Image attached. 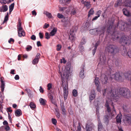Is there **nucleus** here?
Returning <instances> with one entry per match:
<instances>
[{
	"instance_id": "obj_4",
	"label": "nucleus",
	"mask_w": 131,
	"mask_h": 131,
	"mask_svg": "<svg viewBox=\"0 0 131 131\" xmlns=\"http://www.w3.org/2000/svg\"><path fill=\"white\" fill-rule=\"evenodd\" d=\"M106 50L111 54L114 55L119 52V49L117 47L113 44L107 45L106 48Z\"/></svg>"
},
{
	"instance_id": "obj_35",
	"label": "nucleus",
	"mask_w": 131,
	"mask_h": 131,
	"mask_svg": "<svg viewBox=\"0 0 131 131\" xmlns=\"http://www.w3.org/2000/svg\"><path fill=\"white\" fill-rule=\"evenodd\" d=\"M96 29H91L89 30L90 33L92 35L97 34L96 33Z\"/></svg>"
},
{
	"instance_id": "obj_7",
	"label": "nucleus",
	"mask_w": 131,
	"mask_h": 131,
	"mask_svg": "<svg viewBox=\"0 0 131 131\" xmlns=\"http://www.w3.org/2000/svg\"><path fill=\"white\" fill-rule=\"evenodd\" d=\"M62 86L63 87V94L64 100L67 99L68 94V85L67 81H65L63 79H62Z\"/></svg>"
},
{
	"instance_id": "obj_22",
	"label": "nucleus",
	"mask_w": 131,
	"mask_h": 131,
	"mask_svg": "<svg viewBox=\"0 0 131 131\" xmlns=\"http://www.w3.org/2000/svg\"><path fill=\"white\" fill-rule=\"evenodd\" d=\"M99 118V116H98L97 119L99 123L98 125V131H101V130L102 129L103 127L102 124L101 123V122H100V119Z\"/></svg>"
},
{
	"instance_id": "obj_56",
	"label": "nucleus",
	"mask_w": 131,
	"mask_h": 131,
	"mask_svg": "<svg viewBox=\"0 0 131 131\" xmlns=\"http://www.w3.org/2000/svg\"><path fill=\"white\" fill-rule=\"evenodd\" d=\"M60 62L61 63H65L66 61L65 60V59L64 58H63L62 59H61L60 60Z\"/></svg>"
},
{
	"instance_id": "obj_23",
	"label": "nucleus",
	"mask_w": 131,
	"mask_h": 131,
	"mask_svg": "<svg viewBox=\"0 0 131 131\" xmlns=\"http://www.w3.org/2000/svg\"><path fill=\"white\" fill-rule=\"evenodd\" d=\"M71 0H59L60 4H62L63 5L69 4Z\"/></svg>"
},
{
	"instance_id": "obj_51",
	"label": "nucleus",
	"mask_w": 131,
	"mask_h": 131,
	"mask_svg": "<svg viewBox=\"0 0 131 131\" xmlns=\"http://www.w3.org/2000/svg\"><path fill=\"white\" fill-rule=\"evenodd\" d=\"M50 37V35L48 33L46 32L45 33V38L47 39H49Z\"/></svg>"
},
{
	"instance_id": "obj_14",
	"label": "nucleus",
	"mask_w": 131,
	"mask_h": 131,
	"mask_svg": "<svg viewBox=\"0 0 131 131\" xmlns=\"http://www.w3.org/2000/svg\"><path fill=\"white\" fill-rule=\"evenodd\" d=\"M54 94L53 92H50L48 94V96L51 102L54 105H56V103L54 99Z\"/></svg>"
},
{
	"instance_id": "obj_47",
	"label": "nucleus",
	"mask_w": 131,
	"mask_h": 131,
	"mask_svg": "<svg viewBox=\"0 0 131 131\" xmlns=\"http://www.w3.org/2000/svg\"><path fill=\"white\" fill-rule=\"evenodd\" d=\"M8 13H7V15L5 17V18L3 22V23H4L6 21H7V20L8 19Z\"/></svg>"
},
{
	"instance_id": "obj_32",
	"label": "nucleus",
	"mask_w": 131,
	"mask_h": 131,
	"mask_svg": "<svg viewBox=\"0 0 131 131\" xmlns=\"http://www.w3.org/2000/svg\"><path fill=\"white\" fill-rule=\"evenodd\" d=\"M57 31V29L56 28H54L50 32V35L53 36L56 34Z\"/></svg>"
},
{
	"instance_id": "obj_55",
	"label": "nucleus",
	"mask_w": 131,
	"mask_h": 131,
	"mask_svg": "<svg viewBox=\"0 0 131 131\" xmlns=\"http://www.w3.org/2000/svg\"><path fill=\"white\" fill-rule=\"evenodd\" d=\"M7 111L8 113V114L9 115V113L10 112V113L11 112H12V110H11V108H7Z\"/></svg>"
},
{
	"instance_id": "obj_63",
	"label": "nucleus",
	"mask_w": 131,
	"mask_h": 131,
	"mask_svg": "<svg viewBox=\"0 0 131 131\" xmlns=\"http://www.w3.org/2000/svg\"><path fill=\"white\" fill-rule=\"evenodd\" d=\"M37 44L38 47L40 46H41V43L39 41L37 42Z\"/></svg>"
},
{
	"instance_id": "obj_8",
	"label": "nucleus",
	"mask_w": 131,
	"mask_h": 131,
	"mask_svg": "<svg viewBox=\"0 0 131 131\" xmlns=\"http://www.w3.org/2000/svg\"><path fill=\"white\" fill-rule=\"evenodd\" d=\"M122 0H117V2L115 4V6L117 7L118 6L123 5L131 7V0L130 1L128 0H125L124 2L123 3H122Z\"/></svg>"
},
{
	"instance_id": "obj_15",
	"label": "nucleus",
	"mask_w": 131,
	"mask_h": 131,
	"mask_svg": "<svg viewBox=\"0 0 131 131\" xmlns=\"http://www.w3.org/2000/svg\"><path fill=\"white\" fill-rule=\"evenodd\" d=\"M94 82L95 84L97 87L96 90L98 92H100L101 91L100 89V83L99 82V78L97 77L95 78Z\"/></svg>"
},
{
	"instance_id": "obj_62",
	"label": "nucleus",
	"mask_w": 131,
	"mask_h": 131,
	"mask_svg": "<svg viewBox=\"0 0 131 131\" xmlns=\"http://www.w3.org/2000/svg\"><path fill=\"white\" fill-rule=\"evenodd\" d=\"M0 131H5V127L3 126L1 127L0 128Z\"/></svg>"
},
{
	"instance_id": "obj_49",
	"label": "nucleus",
	"mask_w": 131,
	"mask_h": 131,
	"mask_svg": "<svg viewBox=\"0 0 131 131\" xmlns=\"http://www.w3.org/2000/svg\"><path fill=\"white\" fill-rule=\"evenodd\" d=\"M57 51H59L61 50L62 46L61 45L58 44L57 45Z\"/></svg>"
},
{
	"instance_id": "obj_28",
	"label": "nucleus",
	"mask_w": 131,
	"mask_h": 131,
	"mask_svg": "<svg viewBox=\"0 0 131 131\" xmlns=\"http://www.w3.org/2000/svg\"><path fill=\"white\" fill-rule=\"evenodd\" d=\"M60 106L62 111V114L63 115H65L66 114V111L63 105V103H61L60 104Z\"/></svg>"
},
{
	"instance_id": "obj_21",
	"label": "nucleus",
	"mask_w": 131,
	"mask_h": 131,
	"mask_svg": "<svg viewBox=\"0 0 131 131\" xmlns=\"http://www.w3.org/2000/svg\"><path fill=\"white\" fill-rule=\"evenodd\" d=\"M83 28L84 30H88L91 28L90 23L86 22L83 25Z\"/></svg>"
},
{
	"instance_id": "obj_13",
	"label": "nucleus",
	"mask_w": 131,
	"mask_h": 131,
	"mask_svg": "<svg viewBox=\"0 0 131 131\" xmlns=\"http://www.w3.org/2000/svg\"><path fill=\"white\" fill-rule=\"evenodd\" d=\"M100 81L102 84H106L107 82L108 81V77L105 74H102L101 75Z\"/></svg>"
},
{
	"instance_id": "obj_52",
	"label": "nucleus",
	"mask_w": 131,
	"mask_h": 131,
	"mask_svg": "<svg viewBox=\"0 0 131 131\" xmlns=\"http://www.w3.org/2000/svg\"><path fill=\"white\" fill-rule=\"evenodd\" d=\"M47 87L48 90H50L52 88V84L51 83H48L47 85Z\"/></svg>"
},
{
	"instance_id": "obj_9",
	"label": "nucleus",
	"mask_w": 131,
	"mask_h": 131,
	"mask_svg": "<svg viewBox=\"0 0 131 131\" xmlns=\"http://www.w3.org/2000/svg\"><path fill=\"white\" fill-rule=\"evenodd\" d=\"M17 29L18 36L19 37H21L22 36H25V32L21 27V24L20 23V20H18Z\"/></svg>"
},
{
	"instance_id": "obj_33",
	"label": "nucleus",
	"mask_w": 131,
	"mask_h": 131,
	"mask_svg": "<svg viewBox=\"0 0 131 131\" xmlns=\"http://www.w3.org/2000/svg\"><path fill=\"white\" fill-rule=\"evenodd\" d=\"M122 115H117L116 117V122L117 123H121V119H122Z\"/></svg>"
},
{
	"instance_id": "obj_25",
	"label": "nucleus",
	"mask_w": 131,
	"mask_h": 131,
	"mask_svg": "<svg viewBox=\"0 0 131 131\" xmlns=\"http://www.w3.org/2000/svg\"><path fill=\"white\" fill-rule=\"evenodd\" d=\"M92 125L90 123H87L85 127L86 131H90L92 129Z\"/></svg>"
},
{
	"instance_id": "obj_48",
	"label": "nucleus",
	"mask_w": 131,
	"mask_h": 131,
	"mask_svg": "<svg viewBox=\"0 0 131 131\" xmlns=\"http://www.w3.org/2000/svg\"><path fill=\"white\" fill-rule=\"evenodd\" d=\"M32 48V47L31 46L28 45L27 46V47L26 48V49L27 51H29L31 50Z\"/></svg>"
},
{
	"instance_id": "obj_24",
	"label": "nucleus",
	"mask_w": 131,
	"mask_h": 131,
	"mask_svg": "<svg viewBox=\"0 0 131 131\" xmlns=\"http://www.w3.org/2000/svg\"><path fill=\"white\" fill-rule=\"evenodd\" d=\"M82 67L83 68L82 69L80 72L79 76L81 78H83L84 77V65H82Z\"/></svg>"
},
{
	"instance_id": "obj_5",
	"label": "nucleus",
	"mask_w": 131,
	"mask_h": 131,
	"mask_svg": "<svg viewBox=\"0 0 131 131\" xmlns=\"http://www.w3.org/2000/svg\"><path fill=\"white\" fill-rule=\"evenodd\" d=\"M118 28L122 31H127L129 29L130 25L128 24L125 23L122 21H119L117 24Z\"/></svg>"
},
{
	"instance_id": "obj_31",
	"label": "nucleus",
	"mask_w": 131,
	"mask_h": 131,
	"mask_svg": "<svg viewBox=\"0 0 131 131\" xmlns=\"http://www.w3.org/2000/svg\"><path fill=\"white\" fill-rule=\"evenodd\" d=\"M39 102L40 104L43 105H45L47 102V101L45 99L41 98L40 99Z\"/></svg>"
},
{
	"instance_id": "obj_20",
	"label": "nucleus",
	"mask_w": 131,
	"mask_h": 131,
	"mask_svg": "<svg viewBox=\"0 0 131 131\" xmlns=\"http://www.w3.org/2000/svg\"><path fill=\"white\" fill-rule=\"evenodd\" d=\"M123 12L125 16L128 17L131 16V13L129 12L126 9L123 8Z\"/></svg>"
},
{
	"instance_id": "obj_53",
	"label": "nucleus",
	"mask_w": 131,
	"mask_h": 131,
	"mask_svg": "<svg viewBox=\"0 0 131 131\" xmlns=\"http://www.w3.org/2000/svg\"><path fill=\"white\" fill-rule=\"evenodd\" d=\"M3 12H5L7 11L8 9V7L7 6L5 5L3 6Z\"/></svg>"
},
{
	"instance_id": "obj_27",
	"label": "nucleus",
	"mask_w": 131,
	"mask_h": 131,
	"mask_svg": "<svg viewBox=\"0 0 131 131\" xmlns=\"http://www.w3.org/2000/svg\"><path fill=\"white\" fill-rule=\"evenodd\" d=\"M81 3H83L85 6H86L87 8H90V3L88 1L84 2L83 1H81Z\"/></svg>"
},
{
	"instance_id": "obj_17",
	"label": "nucleus",
	"mask_w": 131,
	"mask_h": 131,
	"mask_svg": "<svg viewBox=\"0 0 131 131\" xmlns=\"http://www.w3.org/2000/svg\"><path fill=\"white\" fill-rule=\"evenodd\" d=\"M69 10L68 12L70 11V14L71 16L75 15L77 12V9L73 7H69Z\"/></svg>"
},
{
	"instance_id": "obj_11",
	"label": "nucleus",
	"mask_w": 131,
	"mask_h": 131,
	"mask_svg": "<svg viewBox=\"0 0 131 131\" xmlns=\"http://www.w3.org/2000/svg\"><path fill=\"white\" fill-rule=\"evenodd\" d=\"M105 30V27L103 26L101 28H99L96 29V33L97 34L100 36H103Z\"/></svg>"
},
{
	"instance_id": "obj_50",
	"label": "nucleus",
	"mask_w": 131,
	"mask_h": 131,
	"mask_svg": "<svg viewBox=\"0 0 131 131\" xmlns=\"http://www.w3.org/2000/svg\"><path fill=\"white\" fill-rule=\"evenodd\" d=\"M52 122L53 124L54 125H56L57 123V121L55 119L52 118Z\"/></svg>"
},
{
	"instance_id": "obj_57",
	"label": "nucleus",
	"mask_w": 131,
	"mask_h": 131,
	"mask_svg": "<svg viewBox=\"0 0 131 131\" xmlns=\"http://www.w3.org/2000/svg\"><path fill=\"white\" fill-rule=\"evenodd\" d=\"M49 26V25L48 24L45 23L43 26L44 28H48Z\"/></svg>"
},
{
	"instance_id": "obj_43",
	"label": "nucleus",
	"mask_w": 131,
	"mask_h": 131,
	"mask_svg": "<svg viewBox=\"0 0 131 131\" xmlns=\"http://www.w3.org/2000/svg\"><path fill=\"white\" fill-rule=\"evenodd\" d=\"M79 48L80 52H83L84 50V47L81 44H80L79 46Z\"/></svg>"
},
{
	"instance_id": "obj_12",
	"label": "nucleus",
	"mask_w": 131,
	"mask_h": 131,
	"mask_svg": "<svg viewBox=\"0 0 131 131\" xmlns=\"http://www.w3.org/2000/svg\"><path fill=\"white\" fill-rule=\"evenodd\" d=\"M123 119V121L126 125H128L131 123V115L128 116L125 115Z\"/></svg>"
},
{
	"instance_id": "obj_39",
	"label": "nucleus",
	"mask_w": 131,
	"mask_h": 131,
	"mask_svg": "<svg viewBox=\"0 0 131 131\" xmlns=\"http://www.w3.org/2000/svg\"><path fill=\"white\" fill-rule=\"evenodd\" d=\"M5 87V84L4 82L2 80L1 81V90L2 92H3L4 91V89Z\"/></svg>"
},
{
	"instance_id": "obj_18",
	"label": "nucleus",
	"mask_w": 131,
	"mask_h": 131,
	"mask_svg": "<svg viewBox=\"0 0 131 131\" xmlns=\"http://www.w3.org/2000/svg\"><path fill=\"white\" fill-rule=\"evenodd\" d=\"M95 90L94 89L92 90L89 95V99L91 101L93 100L95 97Z\"/></svg>"
},
{
	"instance_id": "obj_54",
	"label": "nucleus",
	"mask_w": 131,
	"mask_h": 131,
	"mask_svg": "<svg viewBox=\"0 0 131 131\" xmlns=\"http://www.w3.org/2000/svg\"><path fill=\"white\" fill-rule=\"evenodd\" d=\"M101 11L100 10H99L96 14V15H97L98 17H99L100 15L101 14Z\"/></svg>"
},
{
	"instance_id": "obj_16",
	"label": "nucleus",
	"mask_w": 131,
	"mask_h": 131,
	"mask_svg": "<svg viewBox=\"0 0 131 131\" xmlns=\"http://www.w3.org/2000/svg\"><path fill=\"white\" fill-rule=\"evenodd\" d=\"M40 54L39 53H37L35 58L33 60L32 63L35 65L37 64L40 58Z\"/></svg>"
},
{
	"instance_id": "obj_60",
	"label": "nucleus",
	"mask_w": 131,
	"mask_h": 131,
	"mask_svg": "<svg viewBox=\"0 0 131 131\" xmlns=\"http://www.w3.org/2000/svg\"><path fill=\"white\" fill-rule=\"evenodd\" d=\"M81 129V128L80 125V124H79V125L77 127V131H80Z\"/></svg>"
},
{
	"instance_id": "obj_41",
	"label": "nucleus",
	"mask_w": 131,
	"mask_h": 131,
	"mask_svg": "<svg viewBox=\"0 0 131 131\" xmlns=\"http://www.w3.org/2000/svg\"><path fill=\"white\" fill-rule=\"evenodd\" d=\"M14 5V3L11 4L9 7V13H10L13 10Z\"/></svg>"
},
{
	"instance_id": "obj_2",
	"label": "nucleus",
	"mask_w": 131,
	"mask_h": 131,
	"mask_svg": "<svg viewBox=\"0 0 131 131\" xmlns=\"http://www.w3.org/2000/svg\"><path fill=\"white\" fill-rule=\"evenodd\" d=\"M111 91V95L112 96V99L114 102H117L119 99V97L118 94L124 98L129 99L131 97V92L129 89L125 88H120L118 91L117 89L114 88Z\"/></svg>"
},
{
	"instance_id": "obj_42",
	"label": "nucleus",
	"mask_w": 131,
	"mask_h": 131,
	"mask_svg": "<svg viewBox=\"0 0 131 131\" xmlns=\"http://www.w3.org/2000/svg\"><path fill=\"white\" fill-rule=\"evenodd\" d=\"M72 94L74 97H76L78 95L77 91L75 89H74L72 91Z\"/></svg>"
},
{
	"instance_id": "obj_19",
	"label": "nucleus",
	"mask_w": 131,
	"mask_h": 131,
	"mask_svg": "<svg viewBox=\"0 0 131 131\" xmlns=\"http://www.w3.org/2000/svg\"><path fill=\"white\" fill-rule=\"evenodd\" d=\"M100 40H98L96 42L95 45H94V48L92 50V53L93 56L94 55L96 52L97 47L100 44Z\"/></svg>"
},
{
	"instance_id": "obj_37",
	"label": "nucleus",
	"mask_w": 131,
	"mask_h": 131,
	"mask_svg": "<svg viewBox=\"0 0 131 131\" xmlns=\"http://www.w3.org/2000/svg\"><path fill=\"white\" fill-rule=\"evenodd\" d=\"M128 52L126 49L124 48L123 50L122 51V54L124 56H128Z\"/></svg>"
},
{
	"instance_id": "obj_58",
	"label": "nucleus",
	"mask_w": 131,
	"mask_h": 131,
	"mask_svg": "<svg viewBox=\"0 0 131 131\" xmlns=\"http://www.w3.org/2000/svg\"><path fill=\"white\" fill-rule=\"evenodd\" d=\"M25 91H26L29 96L30 95V91L29 89H27L25 90Z\"/></svg>"
},
{
	"instance_id": "obj_40",
	"label": "nucleus",
	"mask_w": 131,
	"mask_h": 131,
	"mask_svg": "<svg viewBox=\"0 0 131 131\" xmlns=\"http://www.w3.org/2000/svg\"><path fill=\"white\" fill-rule=\"evenodd\" d=\"M105 123L107 124L109 122V118L108 115H105V117L104 118Z\"/></svg>"
},
{
	"instance_id": "obj_3",
	"label": "nucleus",
	"mask_w": 131,
	"mask_h": 131,
	"mask_svg": "<svg viewBox=\"0 0 131 131\" xmlns=\"http://www.w3.org/2000/svg\"><path fill=\"white\" fill-rule=\"evenodd\" d=\"M112 89L111 88H108L104 89L102 91V93L104 96L106 97V102L105 104V106L107 108V111L108 112H110L111 111V109L109 106V105H111L112 106L113 110L115 112L116 111L114 109V107L113 105V102H114L112 98V96L111 95V91Z\"/></svg>"
},
{
	"instance_id": "obj_26",
	"label": "nucleus",
	"mask_w": 131,
	"mask_h": 131,
	"mask_svg": "<svg viewBox=\"0 0 131 131\" xmlns=\"http://www.w3.org/2000/svg\"><path fill=\"white\" fill-rule=\"evenodd\" d=\"M130 74V72L129 71H128L125 73L123 74V79L124 78L126 79H128V78Z\"/></svg>"
},
{
	"instance_id": "obj_34",
	"label": "nucleus",
	"mask_w": 131,
	"mask_h": 131,
	"mask_svg": "<svg viewBox=\"0 0 131 131\" xmlns=\"http://www.w3.org/2000/svg\"><path fill=\"white\" fill-rule=\"evenodd\" d=\"M69 39L72 41H73L75 39V35L71 33L69 36Z\"/></svg>"
},
{
	"instance_id": "obj_64",
	"label": "nucleus",
	"mask_w": 131,
	"mask_h": 131,
	"mask_svg": "<svg viewBox=\"0 0 131 131\" xmlns=\"http://www.w3.org/2000/svg\"><path fill=\"white\" fill-rule=\"evenodd\" d=\"M128 56L131 58V50H130L128 52Z\"/></svg>"
},
{
	"instance_id": "obj_45",
	"label": "nucleus",
	"mask_w": 131,
	"mask_h": 131,
	"mask_svg": "<svg viewBox=\"0 0 131 131\" xmlns=\"http://www.w3.org/2000/svg\"><path fill=\"white\" fill-rule=\"evenodd\" d=\"M15 114L16 115H21L22 113L21 110L19 109L17 110L15 112Z\"/></svg>"
},
{
	"instance_id": "obj_1",
	"label": "nucleus",
	"mask_w": 131,
	"mask_h": 131,
	"mask_svg": "<svg viewBox=\"0 0 131 131\" xmlns=\"http://www.w3.org/2000/svg\"><path fill=\"white\" fill-rule=\"evenodd\" d=\"M113 26L110 25L107 29V32L110 35H111V38L113 41L117 42L118 41L123 45H129L131 43V38L127 36L122 37L119 40V34L115 31Z\"/></svg>"
},
{
	"instance_id": "obj_6",
	"label": "nucleus",
	"mask_w": 131,
	"mask_h": 131,
	"mask_svg": "<svg viewBox=\"0 0 131 131\" xmlns=\"http://www.w3.org/2000/svg\"><path fill=\"white\" fill-rule=\"evenodd\" d=\"M71 65H67L65 68L63 72V77L62 74H60L61 77V80L63 79L65 81V79H67L71 75V73L72 72L71 70L70 69Z\"/></svg>"
},
{
	"instance_id": "obj_29",
	"label": "nucleus",
	"mask_w": 131,
	"mask_h": 131,
	"mask_svg": "<svg viewBox=\"0 0 131 131\" xmlns=\"http://www.w3.org/2000/svg\"><path fill=\"white\" fill-rule=\"evenodd\" d=\"M43 14H45L48 18H52V16L51 13H50L46 11H45L43 12Z\"/></svg>"
},
{
	"instance_id": "obj_30",
	"label": "nucleus",
	"mask_w": 131,
	"mask_h": 131,
	"mask_svg": "<svg viewBox=\"0 0 131 131\" xmlns=\"http://www.w3.org/2000/svg\"><path fill=\"white\" fill-rule=\"evenodd\" d=\"M106 60V58L104 55H103L101 56L100 62L105 63Z\"/></svg>"
},
{
	"instance_id": "obj_38",
	"label": "nucleus",
	"mask_w": 131,
	"mask_h": 131,
	"mask_svg": "<svg viewBox=\"0 0 131 131\" xmlns=\"http://www.w3.org/2000/svg\"><path fill=\"white\" fill-rule=\"evenodd\" d=\"M29 105L30 108L32 110L34 109L36 107L35 104L32 102H31L30 103Z\"/></svg>"
},
{
	"instance_id": "obj_46",
	"label": "nucleus",
	"mask_w": 131,
	"mask_h": 131,
	"mask_svg": "<svg viewBox=\"0 0 131 131\" xmlns=\"http://www.w3.org/2000/svg\"><path fill=\"white\" fill-rule=\"evenodd\" d=\"M86 42L84 38H83L81 40L80 43V44L82 45L85 44Z\"/></svg>"
},
{
	"instance_id": "obj_61",
	"label": "nucleus",
	"mask_w": 131,
	"mask_h": 131,
	"mask_svg": "<svg viewBox=\"0 0 131 131\" xmlns=\"http://www.w3.org/2000/svg\"><path fill=\"white\" fill-rule=\"evenodd\" d=\"M39 37L40 39H42L43 37V35L41 32H39Z\"/></svg>"
},
{
	"instance_id": "obj_59",
	"label": "nucleus",
	"mask_w": 131,
	"mask_h": 131,
	"mask_svg": "<svg viewBox=\"0 0 131 131\" xmlns=\"http://www.w3.org/2000/svg\"><path fill=\"white\" fill-rule=\"evenodd\" d=\"M31 39L34 40L36 39V37L34 35H32L31 37Z\"/></svg>"
},
{
	"instance_id": "obj_10",
	"label": "nucleus",
	"mask_w": 131,
	"mask_h": 131,
	"mask_svg": "<svg viewBox=\"0 0 131 131\" xmlns=\"http://www.w3.org/2000/svg\"><path fill=\"white\" fill-rule=\"evenodd\" d=\"M111 78V79H114L117 81H122L123 80L122 74H120L119 72H116L112 75Z\"/></svg>"
},
{
	"instance_id": "obj_36",
	"label": "nucleus",
	"mask_w": 131,
	"mask_h": 131,
	"mask_svg": "<svg viewBox=\"0 0 131 131\" xmlns=\"http://www.w3.org/2000/svg\"><path fill=\"white\" fill-rule=\"evenodd\" d=\"M94 13L93 9L92 8L89 11L88 15V18H89L91 15H93Z\"/></svg>"
},
{
	"instance_id": "obj_44",
	"label": "nucleus",
	"mask_w": 131,
	"mask_h": 131,
	"mask_svg": "<svg viewBox=\"0 0 131 131\" xmlns=\"http://www.w3.org/2000/svg\"><path fill=\"white\" fill-rule=\"evenodd\" d=\"M57 16L58 18L59 19H62L63 18H65V17H64V16L62 14H61L60 13H58L57 14Z\"/></svg>"
}]
</instances>
